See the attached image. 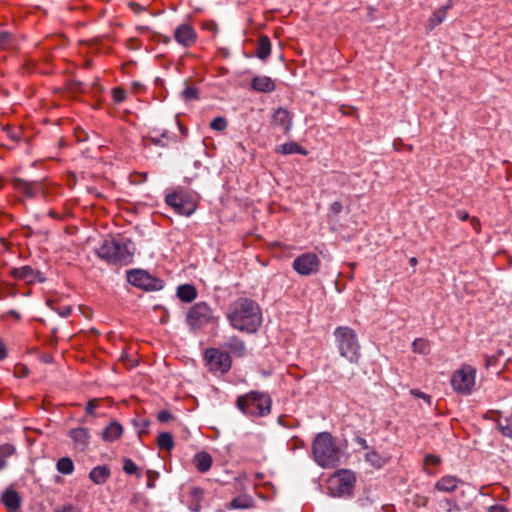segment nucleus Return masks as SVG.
I'll list each match as a JSON object with an SVG mask.
<instances>
[{
    "label": "nucleus",
    "mask_w": 512,
    "mask_h": 512,
    "mask_svg": "<svg viewBox=\"0 0 512 512\" xmlns=\"http://www.w3.org/2000/svg\"><path fill=\"white\" fill-rule=\"evenodd\" d=\"M226 317L234 329L245 333L256 332L262 324L260 306L246 297L233 301L228 307Z\"/></svg>",
    "instance_id": "f257e3e1"
},
{
    "label": "nucleus",
    "mask_w": 512,
    "mask_h": 512,
    "mask_svg": "<svg viewBox=\"0 0 512 512\" xmlns=\"http://www.w3.org/2000/svg\"><path fill=\"white\" fill-rule=\"evenodd\" d=\"M134 244L127 238L105 239L96 249L99 258L109 264L127 265L133 260Z\"/></svg>",
    "instance_id": "f03ea898"
},
{
    "label": "nucleus",
    "mask_w": 512,
    "mask_h": 512,
    "mask_svg": "<svg viewBox=\"0 0 512 512\" xmlns=\"http://www.w3.org/2000/svg\"><path fill=\"white\" fill-rule=\"evenodd\" d=\"M315 462L323 468H333L340 461L341 452L329 432L316 435L312 444Z\"/></svg>",
    "instance_id": "7ed1b4c3"
},
{
    "label": "nucleus",
    "mask_w": 512,
    "mask_h": 512,
    "mask_svg": "<svg viewBox=\"0 0 512 512\" xmlns=\"http://www.w3.org/2000/svg\"><path fill=\"white\" fill-rule=\"evenodd\" d=\"M333 335L340 356L352 364H357L361 357V346L356 332L348 326H339Z\"/></svg>",
    "instance_id": "20e7f679"
},
{
    "label": "nucleus",
    "mask_w": 512,
    "mask_h": 512,
    "mask_svg": "<svg viewBox=\"0 0 512 512\" xmlns=\"http://www.w3.org/2000/svg\"><path fill=\"white\" fill-rule=\"evenodd\" d=\"M271 398L265 393L252 391L237 399V407L247 416L263 417L271 411Z\"/></svg>",
    "instance_id": "39448f33"
},
{
    "label": "nucleus",
    "mask_w": 512,
    "mask_h": 512,
    "mask_svg": "<svg viewBox=\"0 0 512 512\" xmlns=\"http://www.w3.org/2000/svg\"><path fill=\"white\" fill-rule=\"evenodd\" d=\"M356 477L350 470H339L329 479L327 488L333 497H349L352 495Z\"/></svg>",
    "instance_id": "423d86ee"
},
{
    "label": "nucleus",
    "mask_w": 512,
    "mask_h": 512,
    "mask_svg": "<svg viewBox=\"0 0 512 512\" xmlns=\"http://www.w3.org/2000/svg\"><path fill=\"white\" fill-rule=\"evenodd\" d=\"M214 319L212 309L205 302L192 305L186 314V323L193 332L200 331Z\"/></svg>",
    "instance_id": "0eeeda50"
},
{
    "label": "nucleus",
    "mask_w": 512,
    "mask_h": 512,
    "mask_svg": "<svg viewBox=\"0 0 512 512\" xmlns=\"http://www.w3.org/2000/svg\"><path fill=\"white\" fill-rule=\"evenodd\" d=\"M165 202L173 208L176 213L182 216L192 215L197 208L194 198L183 189H176L167 194L165 196Z\"/></svg>",
    "instance_id": "6e6552de"
},
{
    "label": "nucleus",
    "mask_w": 512,
    "mask_h": 512,
    "mask_svg": "<svg viewBox=\"0 0 512 512\" xmlns=\"http://www.w3.org/2000/svg\"><path fill=\"white\" fill-rule=\"evenodd\" d=\"M475 378L476 369L470 365H463L453 373L451 386L457 393L469 395L475 386Z\"/></svg>",
    "instance_id": "1a4fd4ad"
},
{
    "label": "nucleus",
    "mask_w": 512,
    "mask_h": 512,
    "mask_svg": "<svg viewBox=\"0 0 512 512\" xmlns=\"http://www.w3.org/2000/svg\"><path fill=\"white\" fill-rule=\"evenodd\" d=\"M204 360L210 372L221 375L226 374L232 364L229 353L217 348H208L204 353Z\"/></svg>",
    "instance_id": "9d476101"
},
{
    "label": "nucleus",
    "mask_w": 512,
    "mask_h": 512,
    "mask_svg": "<svg viewBox=\"0 0 512 512\" xmlns=\"http://www.w3.org/2000/svg\"><path fill=\"white\" fill-rule=\"evenodd\" d=\"M127 281L131 285L145 291H158L164 287V282L161 279L156 278L141 269L127 271Z\"/></svg>",
    "instance_id": "9b49d317"
},
{
    "label": "nucleus",
    "mask_w": 512,
    "mask_h": 512,
    "mask_svg": "<svg viewBox=\"0 0 512 512\" xmlns=\"http://www.w3.org/2000/svg\"><path fill=\"white\" fill-rule=\"evenodd\" d=\"M13 188L28 198H35L38 195L46 197L48 188L45 180L28 181L23 178L14 177L12 179Z\"/></svg>",
    "instance_id": "f8f14e48"
},
{
    "label": "nucleus",
    "mask_w": 512,
    "mask_h": 512,
    "mask_svg": "<svg viewBox=\"0 0 512 512\" xmlns=\"http://www.w3.org/2000/svg\"><path fill=\"white\" fill-rule=\"evenodd\" d=\"M320 265L321 260L315 253L306 252L294 259L292 268L301 276H310L318 273Z\"/></svg>",
    "instance_id": "ddd939ff"
},
{
    "label": "nucleus",
    "mask_w": 512,
    "mask_h": 512,
    "mask_svg": "<svg viewBox=\"0 0 512 512\" xmlns=\"http://www.w3.org/2000/svg\"><path fill=\"white\" fill-rule=\"evenodd\" d=\"M174 39L184 47H191L197 41V33L191 25L183 23L176 27Z\"/></svg>",
    "instance_id": "4468645a"
},
{
    "label": "nucleus",
    "mask_w": 512,
    "mask_h": 512,
    "mask_svg": "<svg viewBox=\"0 0 512 512\" xmlns=\"http://www.w3.org/2000/svg\"><path fill=\"white\" fill-rule=\"evenodd\" d=\"M10 275L14 279L24 280L27 283H32L34 281L43 282L44 277L39 271H34L31 266H22L20 268H13L10 271Z\"/></svg>",
    "instance_id": "2eb2a0df"
},
{
    "label": "nucleus",
    "mask_w": 512,
    "mask_h": 512,
    "mask_svg": "<svg viewBox=\"0 0 512 512\" xmlns=\"http://www.w3.org/2000/svg\"><path fill=\"white\" fill-rule=\"evenodd\" d=\"M496 417H489L487 414L485 418L492 419L496 423L498 431L509 439H512V412L509 415L503 416L500 412H495Z\"/></svg>",
    "instance_id": "dca6fc26"
},
{
    "label": "nucleus",
    "mask_w": 512,
    "mask_h": 512,
    "mask_svg": "<svg viewBox=\"0 0 512 512\" xmlns=\"http://www.w3.org/2000/svg\"><path fill=\"white\" fill-rule=\"evenodd\" d=\"M272 123L283 128L284 133H288L292 127V117L290 112L279 107L272 115Z\"/></svg>",
    "instance_id": "f3484780"
},
{
    "label": "nucleus",
    "mask_w": 512,
    "mask_h": 512,
    "mask_svg": "<svg viewBox=\"0 0 512 512\" xmlns=\"http://www.w3.org/2000/svg\"><path fill=\"white\" fill-rule=\"evenodd\" d=\"M69 436L78 450L83 451L88 447L90 436L87 428L79 427L72 429L69 432Z\"/></svg>",
    "instance_id": "a211bd4d"
},
{
    "label": "nucleus",
    "mask_w": 512,
    "mask_h": 512,
    "mask_svg": "<svg viewBox=\"0 0 512 512\" xmlns=\"http://www.w3.org/2000/svg\"><path fill=\"white\" fill-rule=\"evenodd\" d=\"M229 353L234 357H244L247 354V348L241 339L238 337H229L223 345Z\"/></svg>",
    "instance_id": "6ab92c4d"
},
{
    "label": "nucleus",
    "mask_w": 512,
    "mask_h": 512,
    "mask_svg": "<svg viewBox=\"0 0 512 512\" xmlns=\"http://www.w3.org/2000/svg\"><path fill=\"white\" fill-rule=\"evenodd\" d=\"M110 475H111L110 468L107 465H100V466L94 467L90 471L89 479L93 483H95L97 485H101V484H104L110 478Z\"/></svg>",
    "instance_id": "aec40b11"
},
{
    "label": "nucleus",
    "mask_w": 512,
    "mask_h": 512,
    "mask_svg": "<svg viewBox=\"0 0 512 512\" xmlns=\"http://www.w3.org/2000/svg\"><path fill=\"white\" fill-rule=\"evenodd\" d=\"M2 502L10 511H17L21 506V497L17 491L7 489L2 495Z\"/></svg>",
    "instance_id": "412c9836"
},
{
    "label": "nucleus",
    "mask_w": 512,
    "mask_h": 512,
    "mask_svg": "<svg viewBox=\"0 0 512 512\" xmlns=\"http://www.w3.org/2000/svg\"><path fill=\"white\" fill-rule=\"evenodd\" d=\"M251 86L254 90L259 92H272L275 90L274 81L267 76H256L252 79Z\"/></svg>",
    "instance_id": "4be33fe9"
},
{
    "label": "nucleus",
    "mask_w": 512,
    "mask_h": 512,
    "mask_svg": "<svg viewBox=\"0 0 512 512\" xmlns=\"http://www.w3.org/2000/svg\"><path fill=\"white\" fill-rule=\"evenodd\" d=\"M461 483V480L458 479L455 476L446 475L441 477L436 483H435V489L441 492H452L457 487L458 484Z\"/></svg>",
    "instance_id": "5701e85b"
},
{
    "label": "nucleus",
    "mask_w": 512,
    "mask_h": 512,
    "mask_svg": "<svg viewBox=\"0 0 512 512\" xmlns=\"http://www.w3.org/2000/svg\"><path fill=\"white\" fill-rule=\"evenodd\" d=\"M254 506V499L250 495L243 494L233 498L227 505V509H251Z\"/></svg>",
    "instance_id": "b1692460"
},
{
    "label": "nucleus",
    "mask_w": 512,
    "mask_h": 512,
    "mask_svg": "<svg viewBox=\"0 0 512 512\" xmlns=\"http://www.w3.org/2000/svg\"><path fill=\"white\" fill-rule=\"evenodd\" d=\"M452 7L450 1L448 4L441 6L439 9L433 12L429 18L428 28L433 30L436 26L440 25L446 18L448 10Z\"/></svg>",
    "instance_id": "393cba45"
},
{
    "label": "nucleus",
    "mask_w": 512,
    "mask_h": 512,
    "mask_svg": "<svg viewBox=\"0 0 512 512\" xmlns=\"http://www.w3.org/2000/svg\"><path fill=\"white\" fill-rule=\"evenodd\" d=\"M175 135H171L169 131L164 130L162 133H158L156 129L151 132L149 137L150 141L156 145L161 147H167L171 141H173Z\"/></svg>",
    "instance_id": "a878e982"
},
{
    "label": "nucleus",
    "mask_w": 512,
    "mask_h": 512,
    "mask_svg": "<svg viewBox=\"0 0 512 512\" xmlns=\"http://www.w3.org/2000/svg\"><path fill=\"white\" fill-rule=\"evenodd\" d=\"M194 465L201 473L207 472L212 465V457L207 452H199L194 456Z\"/></svg>",
    "instance_id": "bb28decb"
},
{
    "label": "nucleus",
    "mask_w": 512,
    "mask_h": 512,
    "mask_svg": "<svg viewBox=\"0 0 512 512\" xmlns=\"http://www.w3.org/2000/svg\"><path fill=\"white\" fill-rule=\"evenodd\" d=\"M177 296L181 301L190 303L196 299L197 291L194 286L190 284H184L177 288Z\"/></svg>",
    "instance_id": "cd10ccee"
},
{
    "label": "nucleus",
    "mask_w": 512,
    "mask_h": 512,
    "mask_svg": "<svg viewBox=\"0 0 512 512\" xmlns=\"http://www.w3.org/2000/svg\"><path fill=\"white\" fill-rule=\"evenodd\" d=\"M275 152L283 154V155H290V154L307 155V151L296 142H289V143L279 145L276 147Z\"/></svg>",
    "instance_id": "c85d7f7f"
},
{
    "label": "nucleus",
    "mask_w": 512,
    "mask_h": 512,
    "mask_svg": "<svg viewBox=\"0 0 512 512\" xmlns=\"http://www.w3.org/2000/svg\"><path fill=\"white\" fill-rule=\"evenodd\" d=\"M123 428L118 422H113L108 425L103 431V439L108 442H113L121 437Z\"/></svg>",
    "instance_id": "c756f323"
},
{
    "label": "nucleus",
    "mask_w": 512,
    "mask_h": 512,
    "mask_svg": "<svg viewBox=\"0 0 512 512\" xmlns=\"http://www.w3.org/2000/svg\"><path fill=\"white\" fill-rule=\"evenodd\" d=\"M271 53V42L267 36H260L257 41V57L261 60H265Z\"/></svg>",
    "instance_id": "7c9ffc66"
},
{
    "label": "nucleus",
    "mask_w": 512,
    "mask_h": 512,
    "mask_svg": "<svg viewBox=\"0 0 512 512\" xmlns=\"http://www.w3.org/2000/svg\"><path fill=\"white\" fill-rule=\"evenodd\" d=\"M157 445L160 449L171 451L174 447L173 436L169 432H162L158 435Z\"/></svg>",
    "instance_id": "2f4dec72"
},
{
    "label": "nucleus",
    "mask_w": 512,
    "mask_h": 512,
    "mask_svg": "<svg viewBox=\"0 0 512 512\" xmlns=\"http://www.w3.org/2000/svg\"><path fill=\"white\" fill-rule=\"evenodd\" d=\"M58 472L64 475H70L74 471V463L69 457H62L56 463Z\"/></svg>",
    "instance_id": "473e14b6"
},
{
    "label": "nucleus",
    "mask_w": 512,
    "mask_h": 512,
    "mask_svg": "<svg viewBox=\"0 0 512 512\" xmlns=\"http://www.w3.org/2000/svg\"><path fill=\"white\" fill-rule=\"evenodd\" d=\"M203 490L199 487H193L190 489V496L192 498V504L190 505V510L192 512H198L200 509V503L203 499Z\"/></svg>",
    "instance_id": "72a5a7b5"
},
{
    "label": "nucleus",
    "mask_w": 512,
    "mask_h": 512,
    "mask_svg": "<svg viewBox=\"0 0 512 512\" xmlns=\"http://www.w3.org/2000/svg\"><path fill=\"white\" fill-rule=\"evenodd\" d=\"M412 350L415 353L426 355L430 351L429 342L422 338H417L412 343Z\"/></svg>",
    "instance_id": "f704fd0d"
},
{
    "label": "nucleus",
    "mask_w": 512,
    "mask_h": 512,
    "mask_svg": "<svg viewBox=\"0 0 512 512\" xmlns=\"http://www.w3.org/2000/svg\"><path fill=\"white\" fill-rule=\"evenodd\" d=\"M441 463V459L439 456L433 455V454H427L424 459V467L425 471L432 475L435 473V471L432 469V467H436Z\"/></svg>",
    "instance_id": "c9c22d12"
},
{
    "label": "nucleus",
    "mask_w": 512,
    "mask_h": 512,
    "mask_svg": "<svg viewBox=\"0 0 512 512\" xmlns=\"http://www.w3.org/2000/svg\"><path fill=\"white\" fill-rule=\"evenodd\" d=\"M365 460L374 467L382 466V458L376 451H369L365 454Z\"/></svg>",
    "instance_id": "e433bc0d"
},
{
    "label": "nucleus",
    "mask_w": 512,
    "mask_h": 512,
    "mask_svg": "<svg viewBox=\"0 0 512 512\" xmlns=\"http://www.w3.org/2000/svg\"><path fill=\"white\" fill-rule=\"evenodd\" d=\"M343 205L339 201L333 202L328 209V218L337 220L338 215L342 212Z\"/></svg>",
    "instance_id": "4c0bfd02"
},
{
    "label": "nucleus",
    "mask_w": 512,
    "mask_h": 512,
    "mask_svg": "<svg viewBox=\"0 0 512 512\" xmlns=\"http://www.w3.org/2000/svg\"><path fill=\"white\" fill-rule=\"evenodd\" d=\"M198 89L194 86H186V88L182 92V97L186 101L191 100H197L199 98L198 96Z\"/></svg>",
    "instance_id": "58836bf2"
},
{
    "label": "nucleus",
    "mask_w": 512,
    "mask_h": 512,
    "mask_svg": "<svg viewBox=\"0 0 512 512\" xmlns=\"http://www.w3.org/2000/svg\"><path fill=\"white\" fill-rule=\"evenodd\" d=\"M210 127L219 132L224 131L227 128V120L224 117H216L211 121Z\"/></svg>",
    "instance_id": "ea45409f"
},
{
    "label": "nucleus",
    "mask_w": 512,
    "mask_h": 512,
    "mask_svg": "<svg viewBox=\"0 0 512 512\" xmlns=\"http://www.w3.org/2000/svg\"><path fill=\"white\" fill-rule=\"evenodd\" d=\"M47 305L54 311H56L61 317H68L70 314H71V307L70 306H64L62 308H56L54 306V301L53 300H50L48 299L46 301Z\"/></svg>",
    "instance_id": "a19ab883"
},
{
    "label": "nucleus",
    "mask_w": 512,
    "mask_h": 512,
    "mask_svg": "<svg viewBox=\"0 0 512 512\" xmlns=\"http://www.w3.org/2000/svg\"><path fill=\"white\" fill-rule=\"evenodd\" d=\"M123 470L126 474H135L138 471L137 465L129 458L123 460Z\"/></svg>",
    "instance_id": "79ce46f5"
},
{
    "label": "nucleus",
    "mask_w": 512,
    "mask_h": 512,
    "mask_svg": "<svg viewBox=\"0 0 512 512\" xmlns=\"http://www.w3.org/2000/svg\"><path fill=\"white\" fill-rule=\"evenodd\" d=\"M112 96L116 103H122L126 99V92L120 87H115L112 90Z\"/></svg>",
    "instance_id": "37998d69"
},
{
    "label": "nucleus",
    "mask_w": 512,
    "mask_h": 512,
    "mask_svg": "<svg viewBox=\"0 0 512 512\" xmlns=\"http://www.w3.org/2000/svg\"><path fill=\"white\" fill-rule=\"evenodd\" d=\"M15 453V447L11 444H2L0 445V456H3V458H8L12 456Z\"/></svg>",
    "instance_id": "c03bdc74"
},
{
    "label": "nucleus",
    "mask_w": 512,
    "mask_h": 512,
    "mask_svg": "<svg viewBox=\"0 0 512 512\" xmlns=\"http://www.w3.org/2000/svg\"><path fill=\"white\" fill-rule=\"evenodd\" d=\"M54 512H81V510L74 506L73 504H64V505H61V506H57L54 508L53 510Z\"/></svg>",
    "instance_id": "a18cd8bd"
},
{
    "label": "nucleus",
    "mask_w": 512,
    "mask_h": 512,
    "mask_svg": "<svg viewBox=\"0 0 512 512\" xmlns=\"http://www.w3.org/2000/svg\"><path fill=\"white\" fill-rule=\"evenodd\" d=\"M203 28L205 30L213 32L214 34H216L218 32L217 23L215 21H213V20L204 22L203 23Z\"/></svg>",
    "instance_id": "49530a36"
},
{
    "label": "nucleus",
    "mask_w": 512,
    "mask_h": 512,
    "mask_svg": "<svg viewBox=\"0 0 512 512\" xmlns=\"http://www.w3.org/2000/svg\"><path fill=\"white\" fill-rule=\"evenodd\" d=\"M157 419L160 422H168L172 419V414L168 410H162L158 413Z\"/></svg>",
    "instance_id": "de8ad7c7"
},
{
    "label": "nucleus",
    "mask_w": 512,
    "mask_h": 512,
    "mask_svg": "<svg viewBox=\"0 0 512 512\" xmlns=\"http://www.w3.org/2000/svg\"><path fill=\"white\" fill-rule=\"evenodd\" d=\"M411 393H412L414 396H416V397H418V398L423 399V400H424V401H426L428 404H430V403H431V396H430V395H428V394H426V393H424V392H422V391H420V390H417V389H416V390H412V391H411Z\"/></svg>",
    "instance_id": "09e8293b"
},
{
    "label": "nucleus",
    "mask_w": 512,
    "mask_h": 512,
    "mask_svg": "<svg viewBox=\"0 0 512 512\" xmlns=\"http://www.w3.org/2000/svg\"><path fill=\"white\" fill-rule=\"evenodd\" d=\"M11 39V34L8 32L0 33V47H5Z\"/></svg>",
    "instance_id": "8fccbe9b"
},
{
    "label": "nucleus",
    "mask_w": 512,
    "mask_h": 512,
    "mask_svg": "<svg viewBox=\"0 0 512 512\" xmlns=\"http://www.w3.org/2000/svg\"><path fill=\"white\" fill-rule=\"evenodd\" d=\"M96 407H97V400L92 399L86 405V412L90 415H94Z\"/></svg>",
    "instance_id": "3c124183"
},
{
    "label": "nucleus",
    "mask_w": 512,
    "mask_h": 512,
    "mask_svg": "<svg viewBox=\"0 0 512 512\" xmlns=\"http://www.w3.org/2000/svg\"><path fill=\"white\" fill-rule=\"evenodd\" d=\"M488 512H509V509L504 505L496 504L488 508Z\"/></svg>",
    "instance_id": "603ef678"
},
{
    "label": "nucleus",
    "mask_w": 512,
    "mask_h": 512,
    "mask_svg": "<svg viewBox=\"0 0 512 512\" xmlns=\"http://www.w3.org/2000/svg\"><path fill=\"white\" fill-rule=\"evenodd\" d=\"M443 504L444 505H441V506L444 507L448 512H451L453 510V508L458 509L456 504L449 499H445L443 501Z\"/></svg>",
    "instance_id": "864d4df0"
},
{
    "label": "nucleus",
    "mask_w": 512,
    "mask_h": 512,
    "mask_svg": "<svg viewBox=\"0 0 512 512\" xmlns=\"http://www.w3.org/2000/svg\"><path fill=\"white\" fill-rule=\"evenodd\" d=\"M497 363V357L496 356H486L485 358V365L487 368L495 366Z\"/></svg>",
    "instance_id": "5fc2aeb1"
},
{
    "label": "nucleus",
    "mask_w": 512,
    "mask_h": 512,
    "mask_svg": "<svg viewBox=\"0 0 512 512\" xmlns=\"http://www.w3.org/2000/svg\"><path fill=\"white\" fill-rule=\"evenodd\" d=\"M8 316H11L14 318V320L16 321H20L21 320V315L18 311L16 310H9L5 315H3V318H6Z\"/></svg>",
    "instance_id": "6e6d98bb"
},
{
    "label": "nucleus",
    "mask_w": 512,
    "mask_h": 512,
    "mask_svg": "<svg viewBox=\"0 0 512 512\" xmlns=\"http://www.w3.org/2000/svg\"><path fill=\"white\" fill-rule=\"evenodd\" d=\"M456 216H457V218H458L459 220H461V221H466V220H468V219H469V214H468V212H467V211H465V210H458V211L456 212Z\"/></svg>",
    "instance_id": "4d7b16f0"
},
{
    "label": "nucleus",
    "mask_w": 512,
    "mask_h": 512,
    "mask_svg": "<svg viewBox=\"0 0 512 512\" xmlns=\"http://www.w3.org/2000/svg\"><path fill=\"white\" fill-rule=\"evenodd\" d=\"M357 503L361 507H366L372 504V500L369 497H363L359 498Z\"/></svg>",
    "instance_id": "13d9d810"
},
{
    "label": "nucleus",
    "mask_w": 512,
    "mask_h": 512,
    "mask_svg": "<svg viewBox=\"0 0 512 512\" xmlns=\"http://www.w3.org/2000/svg\"><path fill=\"white\" fill-rule=\"evenodd\" d=\"M356 442L358 445H360L363 449H369V446H368V443L366 441V439L362 438V437H357L356 438Z\"/></svg>",
    "instance_id": "bf43d9fd"
},
{
    "label": "nucleus",
    "mask_w": 512,
    "mask_h": 512,
    "mask_svg": "<svg viewBox=\"0 0 512 512\" xmlns=\"http://www.w3.org/2000/svg\"><path fill=\"white\" fill-rule=\"evenodd\" d=\"M7 356L6 347L0 342V360H3Z\"/></svg>",
    "instance_id": "052dcab7"
},
{
    "label": "nucleus",
    "mask_w": 512,
    "mask_h": 512,
    "mask_svg": "<svg viewBox=\"0 0 512 512\" xmlns=\"http://www.w3.org/2000/svg\"><path fill=\"white\" fill-rule=\"evenodd\" d=\"M471 225L475 230H478L480 227V222L476 218H472Z\"/></svg>",
    "instance_id": "680f3d73"
},
{
    "label": "nucleus",
    "mask_w": 512,
    "mask_h": 512,
    "mask_svg": "<svg viewBox=\"0 0 512 512\" xmlns=\"http://www.w3.org/2000/svg\"><path fill=\"white\" fill-rule=\"evenodd\" d=\"M7 466L6 459L3 456H0V470L4 469Z\"/></svg>",
    "instance_id": "e2e57ef3"
},
{
    "label": "nucleus",
    "mask_w": 512,
    "mask_h": 512,
    "mask_svg": "<svg viewBox=\"0 0 512 512\" xmlns=\"http://www.w3.org/2000/svg\"><path fill=\"white\" fill-rule=\"evenodd\" d=\"M130 6H131V7H132L136 12H138V11L142 10V7H141L139 4H137V3L131 2V3H130Z\"/></svg>",
    "instance_id": "0e129e2a"
},
{
    "label": "nucleus",
    "mask_w": 512,
    "mask_h": 512,
    "mask_svg": "<svg viewBox=\"0 0 512 512\" xmlns=\"http://www.w3.org/2000/svg\"><path fill=\"white\" fill-rule=\"evenodd\" d=\"M8 135L13 141H17L19 139V136L14 132L9 131Z\"/></svg>",
    "instance_id": "69168bd1"
},
{
    "label": "nucleus",
    "mask_w": 512,
    "mask_h": 512,
    "mask_svg": "<svg viewBox=\"0 0 512 512\" xmlns=\"http://www.w3.org/2000/svg\"><path fill=\"white\" fill-rule=\"evenodd\" d=\"M21 376L25 377L28 374V370L25 367L21 368V371L19 372Z\"/></svg>",
    "instance_id": "338daca9"
},
{
    "label": "nucleus",
    "mask_w": 512,
    "mask_h": 512,
    "mask_svg": "<svg viewBox=\"0 0 512 512\" xmlns=\"http://www.w3.org/2000/svg\"><path fill=\"white\" fill-rule=\"evenodd\" d=\"M410 264L412 266L416 265L417 264V259L415 257H412L410 260H409Z\"/></svg>",
    "instance_id": "774afa93"
}]
</instances>
